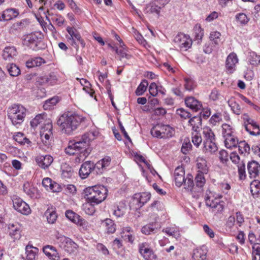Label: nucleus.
<instances>
[{"instance_id": "8", "label": "nucleus", "mask_w": 260, "mask_h": 260, "mask_svg": "<svg viewBox=\"0 0 260 260\" xmlns=\"http://www.w3.org/2000/svg\"><path fill=\"white\" fill-rule=\"evenodd\" d=\"M67 31L70 35L69 37L67 36V40L73 47L76 48V50H78L79 46L76 43V40L80 42L83 48L85 47V42L82 39L79 32L75 28L72 27H68Z\"/></svg>"}, {"instance_id": "51", "label": "nucleus", "mask_w": 260, "mask_h": 260, "mask_svg": "<svg viewBox=\"0 0 260 260\" xmlns=\"http://www.w3.org/2000/svg\"><path fill=\"white\" fill-rule=\"evenodd\" d=\"M250 191L253 196L256 195L260 192V181L254 180L250 185Z\"/></svg>"}, {"instance_id": "43", "label": "nucleus", "mask_w": 260, "mask_h": 260, "mask_svg": "<svg viewBox=\"0 0 260 260\" xmlns=\"http://www.w3.org/2000/svg\"><path fill=\"white\" fill-rule=\"evenodd\" d=\"M189 123L192 126V129L195 132H197L200 128V126H201L202 124L201 117H200L199 116H193L192 118L189 119Z\"/></svg>"}, {"instance_id": "19", "label": "nucleus", "mask_w": 260, "mask_h": 260, "mask_svg": "<svg viewBox=\"0 0 260 260\" xmlns=\"http://www.w3.org/2000/svg\"><path fill=\"white\" fill-rule=\"evenodd\" d=\"M174 181L175 184L178 187H180L183 185L184 179H185V171L182 166L177 167L174 173Z\"/></svg>"}, {"instance_id": "38", "label": "nucleus", "mask_w": 260, "mask_h": 260, "mask_svg": "<svg viewBox=\"0 0 260 260\" xmlns=\"http://www.w3.org/2000/svg\"><path fill=\"white\" fill-rule=\"evenodd\" d=\"M126 210L125 205L123 203H120L118 205L114 207L113 214L117 217H122Z\"/></svg>"}, {"instance_id": "22", "label": "nucleus", "mask_w": 260, "mask_h": 260, "mask_svg": "<svg viewBox=\"0 0 260 260\" xmlns=\"http://www.w3.org/2000/svg\"><path fill=\"white\" fill-rule=\"evenodd\" d=\"M53 161V158L50 155H39L36 158V161L38 165L44 169L50 166Z\"/></svg>"}, {"instance_id": "25", "label": "nucleus", "mask_w": 260, "mask_h": 260, "mask_svg": "<svg viewBox=\"0 0 260 260\" xmlns=\"http://www.w3.org/2000/svg\"><path fill=\"white\" fill-rule=\"evenodd\" d=\"M237 56L235 53L230 54L226 60L225 67L228 72L232 73L235 70V65L238 62Z\"/></svg>"}, {"instance_id": "3", "label": "nucleus", "mask_w": 260, "mask_h": 260, "mask_svg": "<svg viewBox=\"0 0 260 260\" xmlns=\"http://www.w3.org/2000/svg\"><path fill=\"white\" fill-rule=\"evenodd\" d=\"M108 191L107 188L103 185H94L85 188L83 193L86 202L99 205L106 199Z\"/></svg>"}, {"instance_id": "29", "label": "nucleus", "mask_w": 260, "mask_h": 260, "mask_svg": "<svg viewBox=\"0 0 260 260\" xmlns=\"http://www.w3.org/2000/svg\"><path fill=\"white\" fill-rule=\"evenodd\" d=\"M133 232L129 226L124 227L122 229L121 235L124 240L127 241L131 243H133L135 237L133 235Z\"/></svg>"}, {"instance_id": "47", "label": "nucleus", "mask_w": 260, "mask_h": 260, "mask_svg": "<svg viewBox=\"0 0 260 260\" xmlns=\"http://www.w3.org/2000/svg\"><path fill=\"white\" fill-rule=\"evenodd\" d=\"M95 205H97V204H93L89 202H87L83 204L82 208L86 214L92 215L94 213L95 211L94 208Z\"/></svg>"}, {"instance_id": "37", "label": "nucleus", "mask_w": 260, "mask_h": 260, "mask_svg": "<svg viewBox=\"0 0 260 260\" xmlns=\"http://www.w3.org/2000/svg\"><path fill=\"white\" fill-rule=\"evenodd\" d=\"M45 63V60L40 57H35L28 60L26 62V66L28 68L41 66Z\"/></svg>"}, {"instance_id": "26", "label": "nucleus", "mask_w": 260, "mask_h": 260, "mask_svg": "<svg viewBox=\"0 0 260 260\" xmlns=\"http://www.w3.org/2000/svg\"><path fill=\"white\" fill-rule=\"evenodd\" d=\"M44 253L50 259L53 260H59L60 256L56 248L53 246L46 245L43 247Z\"/></svg>"}, {"instance_id": "53", "label": "nucleus", "mask_w": 260, "mask_h": 260, "mask_svg": "<svg viewBox=\"0 0 260 260\" xmlns=\"http://www.w3.org/2000/svg\"><path fill=\"white\" fill-rule=\"evenodd\" d=\"M8 71L11 76L16 77L20 74V70L15 64L11 63L7 67Z\"/></svg>"}, {"instance_id": "57", "label": "nucleus", "mask_w": 260, "mask_h": 260, "mask_svg": "<svg viewBox=\"0 0 260 260\" xmlns=\"http://www.w3.org/2000/svg\"><path fill=\"white\" fill-rule=\"evenodd\" d=\"M236 20L241 25H246L249 21V18L243 13H240L236 15Z\"/></svg>"}, {"instance_id": "63", "label": "nucleus", "mask_w": 260, "mask_h": 260, "mask_svg": "<svg viewBox=\"0 0 260 260\" xmlns=\"http://www.w3.org/2000/svg\"><path fill=\"white\" fill-rule=\"evenodd\" d=\"M184 88L186 90L191 91L196 86V83L193 80L191 79H185Z\"/></svg>"}, {"instance_id": "58", "label": "nucleus", "mask_w": 260, "mask_h": 260, "mask_svg": "<svg viewBox=\"0 0 260 260\" xmlns=\"http://www.w3.org/2000/svg\"><path fill=\"white\" fill-rule=\"evenodd\" d=\"M112 48L116 51V53L119 55L120 60L124 57L127 59H129L131 57V55L126 53V47L121 48L120 49H118L117 47H112Z\"/></svg>"}, {"instance_id": "46", "label": "nucleus", "mask_w": 260, "mask_h": 260, "mask_svg": "<svg viewBox=\"0 0 260 260\" xmlns=\"http://www.w3.org/2000/svg\"><path fill=\"white\" fill-rule=\"evenodd\" d=\"M234 129L232 127L226 123L222 125V134L224 138L234 135Z\"/></svg>"}, {"instance_id": "20", "label": "nucleus", "mask_w": 260, "mask_h": 260, "mask_svg": "<svg viewBox=\"0 0 260 260\" xmlns=\"http://www.w3.org/2000/svg\"><path fill=\"white\" fill-rule=\"evenodd\" d=\"M184 101L186 106L194 111H198L203 108L201 102L196 99L194 97H186Z\"/></svg>"}, {"instance_id": "28", "label": "nucleus", "mask_w": 260, "mask_h": 260, "mask_svg": "<svg viewBox=\"0 0 260 260\" xmlns=\"http://www.w3.org/2000/svg\"><path fill=\"white\" fill-rule=\"evenodd\" d=\"M39 249L32 245H27L25 247L26 258L24 260H36Z\"/></svg>"}, {"instance_id": "33", "label": "nucleus", "mask_w": 260, "mask_h": 260, "mask_svg": "<svg viewBox=\"0 0 260 260\" xmlns=\"http://www.w3.org/2000/svg\"><path fill=\"white\" fill-rule=\"evenodd\" d=\"M203 151L205 153H209L212 154L216 152L218 150V147L215 142H204Z\"/></svg>"}, {"instance_id": "17", "label": "nucleus", "mask_w": 260, "mask_h": 260, "mask_svg": "<svg viewBox=\"0 0 260 260\" xmlns=\"http://www.w3.org/2000/svg\"><path fill=\"white\" fill-rule=\"evenodd\" d=\"M169 2L170 0H153L149 4L150 13H155L157 16H159L160 10Z\"/></svg>"}, {"instance_id": "5", "label": "nucleus", "mask_w": 260, "mask_h": 260, "mask_svg": "<svg viewBox=\"0 0 260 260\" xmlns=\"http://www.w3.org/2000/svg\"><path fill=\"white\" fill-rule=\"evenodd\" d=\"M52 125L50 120H48L45 126H42L40 131V137L43 145L39 144L40 149L46 151L50 146V138L52 136Z\"/></svg>"}, {"instance_id": "6", "label": "nucleus", "mask_w": 260, "mask_h": 260, "mask_svg": "<svg viewBox=\"0 0 260 260\" xmlns=\"http://www.w3.org/2000/svg\"><path fill=\"white\" fill-rule=\"evenodd\" d=\"M150 133L153 137L166 139L173 136L174 129L169 125L158 123L152 127Z\"/></svg>"}, {"instance_id": "24", "label": "nucleus", "mask_w": 260, "mask_h": 260, "mask_svg": "<svg viewBox=\"0 0 260 260\" xmlns=\"http://www.w3.org/2000/svg\"><path fill=\"white\" fill-rule=\"evenodd\" d=\"M247 170L250 177L255 178L259 174L260 165L257 161L252 160L248 163Z\"/></svg>"}, {"instance_id": "61", "label": "nucleus", "mask_w": 260, "mask_h": 260, "mask_svg": "<svg viewBox=\"0 0 260 260\" xmlns=\"http://www.w3.org/2000/svg\"><path fill=\"white\" fill-rule=\"evenodd\" d=\"M239 150L241 153H249L250 150L249 145L244 141H240L238 144Z\"/></svg>"}, {"instance_id": "13", "label": "nucleus", "mask_w": 260, "mask_h": 260, "mask_svg": "<svg viewBox=\"0 0 260 260\" xmlns=\"http://www.w3.org/2000/svg\"><path fill=\"white\" fill-rule=\"evenodd\" d=\"M66 216L72 222L82 226L84 229L88 226V222L86 220L72 210H67L66 212Z\"/></svg>"}, {"instance_id": "59", "label": "nucleus", "mask_w": 260, "mask_h": 260, "mask_svg": "<svg viewBox=\"0 0 260 260\" xmlns=\"http://www.w3.org/2000/svg\"><path fill=\"white\" fill-rule=\"evenodd\" d=\"M146 80H143L136 90L135 93L137 96L142 95L146 91Z\"/></svg>"}, {"instance_id": "18", "label": "nucleus", "mask_w": 260, "mask_h": 260, "mask_svg": "<svg viewBox=\"0 0 260 260\" xmlns=\"http://www.w3.org/2000/svg\"><path fill=\"white\" fill-rule=\"evenodd\" d=\"M17 55V51L14 46H8L3 50L2 56L3 59L7 61H12Z\"/></svg>"}, {"instance_id": "15", "label": "nucleus", "mask_w": 260, "mask_h": 260, "mask_svg": "<svg viewBox=\"0 0 260 260\" xmlns=\"http://www.w3.org/2000/svg\"><path fill=\"white\" fill-rule=\"evenodd\" d=\"M9 235L14 240H19L21 237L22 227L18 222L10 223L8 225Z\"/></svg>"}, {"instance_id": "40", "label": "nucleus", "mask_w": 260, "mask_h": 260, "mask_svg": "<svg viewBox=\"0 0 260 260\" xmlns=\"http://www.w3.org/2000/svg\"><path fill=\"white\" fill-rule=\"evenodd\" d=\"M61 176L65 179L71 178L74 173L72 168L67 164L61 165Z\"/></svg>"}, {"instance_id": "52", "label": "nucleus", "mask_w": 260, "mask_h": 260, "mask_svg": "<svg viewBox=\"0 0 260 260\" xmlns=\"http://www.w3.org/2000/svg\"><path fill=\"white\" fill-rule=\"evenodd\" d=\"M228 104L231 108L233 112L237 114L240 115L242 113V109L239 104L233 100H230L228 101Z\"/></svg>"}, {"instance_id": "64", "label": "nucleus", "mask_w": 260, "mask_h": 260, "mask_svg": "<svg viewBox=\"0 0 260 260\" xmlns=\"http://www.w3.org/2000/svg\"><path fill=\"white\" fill-rule=\"evenodd\" d=\"M158 104V100L155 96H149L147 100V111L153 109V107Z\"/></svg>"}, {"instance_id": "31", "label": "nucleus", "mask_w": 260, "mask_h": 260, "mask_svg": "<svg viewBox=\"0 0 260 260\" xmlns=\"http://www.w3.org/2000/svg\"><path fill=\"white\" fill-rule=\"evenodd\" d=\"M197 166L199 169L198 172L207 174L209 171L207 160L203 157H199L197 159Z\"/></svg>"}, {"instance_id": "4", "label": "nucleus", "mask_w": 260, "mask_h": 260, "mask_svg": "<svg viewBox=\"0 0 260 260\" xmlns=\"http://www.w3.org/2000/svg\"><path fill=\"white\" fill-rule=\"evenodd\" d=\"M26 110L22 105L14 104L9 106L7 109L8 118L14 125L20 124L24 121Z\"/></svg>"}, {"instance_id": "36", "label": "nucleus", "mask_w": 260, "mask_h": 260, "mask_svg": "<svg viewBox=\"0 0 260 260\" xmlns=\"http://www.w3.org/2000/svg\"><path fill=\"white\" fill-rule=\"evenodd\" d=\"M103 225L105 227V230L108 233L113 234L116 231V225L111 219H106L103 222Z\"/></svg>"}, {"instance_id": "44", "label": "nucleus", "mask_w": 260, "mask_h": 260, "mask_svg": "<svg viewBox=\"0 0 260 260\" xmlns=\"http://www.w3.org/2000/svg\"><path fill=\"white\" fill-rule=\"evenodd\" d=\"M58 102L59 98L58 96H54L45 102L43 105V108L45 110H51L54 108Z\"/></svg>"}, {"instance_id": "9", "label": "nucleus", "mask_w": 260, "mask_h": 260, "mask_svg": "<svg viewBox=\"0 0 260 260\" xmlns=\"http://www.w3.org/2000/svg\"><path fill=\"white\" fill-rule=\"evenodd\" d=\"M174 43L181 49L186 50L192 45V40L188 35L183 33H179L175 36L174 39Z\"/></svg>"}, {"instance_id": "32", "label": "nucleus", "mask_w": 260, "mask_h": 260, "mask_svg": "<svg viewBox=\"0 0 260 260\" xmlns=\"http://www.w3.org/2000/svg\"><path fill=\"white\" fill-rule=\"evenodd\" d=\"M132 156L134 157V159L135 161L138 164V165L139 166V167L141 168L142 171L143 172V174L144 176H145L144 174V170L141 164H143L144 165L146 164V161L144 157L142 155L140 152H136V151H133L131 153Z\"/></svg>"}, {"instance_id": "42", "label": "nucleus", "mask_w": 260, "mask_h": 260, "mask_svg": "<svg viewBox=\"0 0 260 260\" xmlns=\"http://www.w3.org/2000/svg\"><path fill=\"white\" fill-rule=\"evenodd\" d=\"M25 20H23L20 22H17L12 24L9 29L11 33L15 34L23 29L25 26Z\"/></svg>"}, {"instance_id": "34", "label": "nucleus", "mask_w": 260, "mask_h": 260, "mask_svg": "<svg viewBox=\"0 0 260 260\" xmlns=\"http://www.w3.org/2000/svg\"><path fill=\"white\" fill-rule=\"evenodd\" d=\"M45 216L47 222L50 224H53L57 218L56 211L52 208H48L45 212Z\"/></svg>"}, {"instance_id": "48", "label": "nucleus", "mask_w": 260, "mask_h": 260, "mask_svg": "<svg viewBox=\"0 0 260 260\" xmlns=\"http://www.w3.org/2000/svg\"><path fill=\"white\" fill-rule=\"evenodd\" d=\"M47 12L49 16H52V20L53 22H55L57 26H61L63 25L65 21V19L63 17L58 14H53L52 13H50L48 10Z\"/></svg>"}, {"instance_id": "41", "label": "nucleus", "mask_w": 260, "mask_h": 260, "mask_svg": "<svg viewBox=\"0 0 260 260\" xmlns=\"http://www.w3.org/2000/svg\"><path fill=\"white\" fill-rule=\"evenodd\" d=\"M238 144V140L235 135L224 138V144L227 148L231 149L233 147H236Z\"/></svg>"}, {"instance_id": "2", "label": "nucleus", "mask_w": 260, "mask_h": 260, "mask_svg": "<svg viewBox=\"0 0 260 260\" xmlns=\"http://www.w3.org/2000/svg\"><path fill=\"white\" fill-rule=\"evenodd\" d=\"M98 135V132L96 131H91L85 133L79 141L70 142L68 147L65 149V152L71 155L80 152L83 153V155L86 156L87 153V147L90 142L95 139Z\"/></svg>"}, {"instance_id": "16", "label": "nucleus", "mask_w": 260, "mask_h": 260, "mask_svg": "<svg viewBox=\"0 0 260 260\" xmlns=\"http://www.w3.org/2000/svg\"><path fill=\"white\" fill-rule=\"evenodd\" d=\"M39 38L35 34L27 35L24 38L23 43L24 45L35 50L37 49Z\"/></svg>"}, {"instance_id": "45", "label": "nucleus", "mask_w": 260, "mask_h": 260, "mask_svg": "<svg viewBox=\"0 0 260 260\" xmlns=\"http://www.w3.org/2000/svg\"><path fill=\"white\" fill-rule=\"evenodd\" d=\"M203 134L204 136V142L215 141V136L211 129L206 128L204 129Z\"/></svg>"}, {"instance_id": "39", "label": "nucleus", "mask_w": 260, "mask_h": 260, "mask_svg": "<svg viewBox=\"0 0 260 260\" xmlns=\"http://www.w3.org/2000/svg\"><path fill=\"white\" fill-rule=\"evenodd\" d=\"M207 258V252L204 250L196 249L193 251L192 260H206Z\"/></svg>"}, {"instance_id": "30", "label": "nucleus", "mask_w": 260, "mask_h": 260, "mask_svg": "<svg viewBox=\"0 0 260 260\" xmlns=\"http://www.w3.org/2000/svg\"><path fill=\"white\" fill-rule=\"evenodd\" d=\"M48 120L50 119H45L44 115L39 114L37 115L34 119L30 121V125L33 128L37 127L38 125H40L41 128L42 126H45V124Z\"/></svg>"}, {"instance_id": "56", "label": "nucleus", "mask_w": 260, "mask_h": 260, "mask_svg": "<svg viewBox=\"0 0 260 260\" xmlns=\"http://www.w3.org/2000/svg\"><path fill=\"white\" fill-rule=\"evenodd\" d=\"M204 174H203V173L199 172L197 174L195 178L196 184L197 186L201 188L204 185L206 182V180L204 176Z\"/></svg>"}, {"instance_id": "11", "label": "nucleus", "mask_w": 260, "mask_h": 260, "mask_svg": "<svg viewBox=\"0 0 260 260\" xmlns=\"http://www.w3.org/2000/svg\"><path fill=\"white\" fill-rule=\"evenodd\" d=\"M37 82L40 85H54L58 84V76L54 73L40 75L37 78Z\"/></svg>"}, {"instance_id": "60", "label": "nucleus", "mask_w": 260, "mask_h": 260, "mask_svg": "<svg viewBox=\"0 0 260 260\" xmlns=\"http://www.w3.org/2000/svg\"><path fill=\"white\" fill-rule=\"evenodd\" d=\"M191 147L192 145L189 140L188 139H185L184 142L182 144L181 151L183 154H186L191 150Z\"/></svg>"}, {"instance_id": "55", "label": "nucleus", "mask_w": 260, "mask_h": 260, "mask_svg": "<svg viewBox=\"0 0 260 260\" xmlns=\"http://www.w3.org/2000/svg\"><path fill=\"white\" fill-rule=\"evenodd\" d=\"M220 36L221 34L218 31L211 32L209 38L212 44H214L215 45H218L220 42Z\"/></svg>"}, {"instance_id": "1", "label": "nucleus", "mask_w": 260, "mask_h": 260, "mask_svg": "<svg viewBox=\"0 0 260 260\" xmlns=\"http://www.w3.org/2000/svg\"><path fill=\"white\" fill-rule=\"evenodd\" d=\"M85 118L80 115L72 112L64 113L58 119L57 123L62 132L68 135L77 129Z\"/></svg>"}, {"instance_id": "35", "label": "nucleus", "mask_w": 260, "mask_h": 260, "mask_svg": "<svg viewBox=\"0 0 260 260\" xmlns=\"http://www.w3.org/2000/svg\"><path fill=\"white\" fill-rule=\"evenodd\" d=\"M14 139L21 145H26L27 147L31 146V142L24 136L22 133L19 132L14 136Z\"/></svg>"}, {"instance_id": "23", "label": "nucleus", "mask_w": 260, "mask_h": 260, "mask_svg": "<svg viewBox=\"0 0 260 260\" xmlns=\"http://www.w3.org/2000/svg\"><path fill=\"white\" fill-rule=\"evenodd\" d=\"M19 14L18 10L16 9H7L0 15V21L11 20L17 17Z\"/></svg>"}, {"instance_id": "27", "label": "nucleus", "mask_w": 260, "mask_h": 260, "mask_svg": "<svg viewBox=\"0 0 260 260\" xmlns=\"http://www.w3.org/2000/svg\"><path fill=\"white\" fill-rule=\"evenodd\" d=\"M24 192L31 198L38 197V189L32 184L28 182H25L23 184Z\"/></svg>"}, {"instance_id": "14", "label": "nucleus", "mask_w": 260, "mask_h": 260, "mask_svg": "<svg viewBox=\"0 0 260 260\" xmlns=\"http://www.w3.org/2000/svg\"><path fill=\"white\" fill-rule=\"evenodd\" d=\"M94 170L95 171V166L94 163L91 161H85L80 167L79 171V176L82 179H85Z\"/></svg>"}, {"instance_id": "49", "label": "nucleus", "mask_w": 260, "mask_h": 260, "mask_svg": "<svg viewBox=\"0 0 260 260\" xmlns=\"http://www.w3.org/2000/svg\"><path fill=\"white\" fill-rule=\"evenodd\" d=\"M248 61L253 66H257L260 64V55H257L255 52H250L248 57Z\"/></svg>"}, {"instance_id": "12", "label": "nucleus", "mask_w": 260, "mask_h": 260, "mask_svg": "<svg viewBox=\"0 0 260 260\" xmlns=\"http://www.w3.org/2000/svg\"><path fill=\"white\" fill-rule=\"evenodd\" d=\"M13 203L14 209L24 215H28L30 213L31 210L29 206L20 198H14L13 199Z\"/></svg>"}, {"instance_id": "10", "label": "nucleus", "mask_w": 260, "mask_h": 260, "mask_svg": "<svg viewBox=\"0 0 260 260\" xmlns=\"http://www.w3.org/2000/svg\"><path fill=\"white\" fill-rule=\"evenodd\" d=\"M146 203V194L145 193H136L129 202V207L132 209H140Z\"/></svg>"}, {"instance_id": "50", "label": "nucleus", "mask_w": 260, "mask_h": 260, "mask_svg": "<svg viewBox=\"0 0 260 260\" xmlns=\"http://www.w3.org/2000/svg\"><path fill=\"white\" fill-rule=\"evenodd\" d=\"M183 185L184 188L191 190L194 186L193 176L191 174H187L186 178L184 179Z\"/></svg>"}, {"instance_id": "62", "label": "nucleus", "mask_w": 260, "mask_h": 260, "mask_svg": "<svg viewBox=\"0 0 260 260\" xmlns=\"http://www.w3.org/2000/svg\"><path fill=\"white\" fill-rule=\"evenodd\" d=\"M245 129L251 135L258 136L260 135V128L258 124L254 126L252 128V130L250 129V128L248 126L247 124H245Z\"/></svg>"}, {"instance_id": "21", "label": "nucleus", "mask_w": 260, "mask_h": 260, "mask_svg": "<svg viewBox=\"0 0 260 260\" xmlns=\"http://www.w3.org/2000/svg\"><path fill=\"white\" fill-rule=\"evenodd\" d=\"M111 162V158L107 156L98 161L95 164V172L98 174H103L109 167Z\"/></svg>"}, {"instance_id": "7", "label": "nucleus", "mask_w": 260, "mask_h": 260, "mask_svg": "<svg viewBox=\"0 0 260 260\" xmlns=\"http://www.w3.org/2000/svg\"><path fill=\"white\" fill-rule=\"evenodd\" d=\"M59 246L70 254H74L78 250V246L71 239L64 236L58 238Z\"/></svg>"}, {"instance_id": "54", "label": "nucleus", "mask_w": 260, "mask_h": 260, "mask_svg": "<svg viewBox=\"0 0 260 260\" xmlns=\"http://www.w3.org/2000/svg\"><path fill=\"white\" fill-rule=\"evenodd\" d=\"M239 179L244 180L246 178L245 164L243 161H241L237 166Z\"/></svg>"}]
</instances>
